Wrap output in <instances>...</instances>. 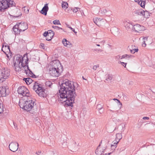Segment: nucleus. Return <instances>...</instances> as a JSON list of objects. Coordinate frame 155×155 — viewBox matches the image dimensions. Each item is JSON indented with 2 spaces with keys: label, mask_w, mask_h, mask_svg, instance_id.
I'll use <instances>...</instances> for the list:
<instances>
[{
  "label": "nucleus",
  "mask_w": 155,
  "mask_h": 155,
  "mask_svg": "<svg viewBox=\"0 0 155 155\" xmlns=\"http://www.w3.org/2000/svg\"><path fill=\"white\" fill-rule=\"evenodd\" d=\"M121 57V56H120V55H118L115 57V58L116 59H119Z\"/></svg>",
  "instance_id": "nucleus-50"
},
{
  "label": "nucleus",
  "mask_w": 155,
  "mask_h": 155,
  "mask_svg": "<svg viewBox=\"0 0 155 155\" xmlns=\"http://www.w3.org/2000/svg\"><path fill=\"white\" fill-rule=\"evenodd\" d=\"M140 1V0H134V1L135 2H137L138 3L139 2V1Z\"/></svg>",
  "instance_id": "nucleus-60"
},
{
  "label": "nucleus",
  "mask_w": 155,
  "mask_h": 155,
  "mask_svg": "<svg viewBox=\"0 0 155 155\" xmlns=\"http://www.w3.org/2000/svg\"><path fill=\"white\" fill-rule=\"evenodd\" d=\"M27 75H29L30 77H32V78H36V77L35 76V75L34 74H33L32 72V74H31V73H30V74L29 73V74H28Z\"/></svg>",
  "instance_id": "nucleus-43"
},
{
  "label": "nucleus",
  "mask_w": 155,
  "mask_h": 155,
  "mask_svg": "<svg viewBox=\"0 0 155 155\" xmlns=\"http://www.w3.org/2000/svg\"><path fill=\"white\" fill-rule=\"evenodd\" d=\"M14 64V68L16 72H19L21 70L23 66V62L19 64L18 63L16 64Z\"/></svg>",
  "instance_id": "nucleus-18"
},
{
  "label": "nucleus",
  "mask_w": 155,
  "mask_h": 155,
  "mask_svg": "<svg viewBox=\"0 0 155 155\" xmlns=\"http://www.w3.org/2000/svg\"><path fill=\"white\" fill-rule=\"evenodd\" d=\"M102 107H101L100 108H99L98 109V110H101V109H102Z\"/></svg>",
  "instance_id": "nucleus-64"
},
{
  "label": "nucleus",
  "mask_w": 155,
  "mask_h": 155,
  "mask_svg": "<svg viewBox=\"0 0 155 155\" xmlns=\"http://www.w3.org/2000/svg\"><path fill=\"white\" fill-rule=\"evenodd\" d=\"M48 31H49V32H50L49 33L48 32V35H51L52 36V37H53L54 36V31H52L51 30H49Z\"/></svg>",
  "instance_id": "nucleus-37"
},
{
  "label": "nucleus",
  "mask_w": 155,
  "mask_h": 155,
  "mask_svg": "<svg viewBox=\"0 0 155 155\" xmlns=\"http://www.w3.org/2000/svg\"><path fill=\"white\" fill-rule=\"evenodd\" d=\"M99 67V65L98 64L94 65L93 67V69L94 70H96L97 68Z\"/></svg>",
  "instance_id": "nucleus-46"
},
{
  "label": "nucleus",
  "mask_w": 155,
  "mask_h": 155,
  "mask_svg": "<svg viewBox=\"0 0 155 155\" xmlns=\"http://www.w3.org/2000/svg\"><path fill=\"white\" fill-rule=\"evenodd\" d=\"M22 10H23L26 14H28V13L29 9L28 8L26 7H24L22 8Z\"/></svg>",
  "instance_id": "nucleus-31"
},
{
  "label": "nucleus",
  "mask_w": 155,
  "mask_h": 155,
  "mask_svg": "<svg viewBox=\"0 0 155 155\" xmlns=\"http://www.w3.org/2000/svg\"><path fill=\"white\" fill-rule=\"evenodd\" d=\"M28 54L26 53L24 55V58H26V59H25V61H24L25 64H24L23 62V66L21 69V70H23L24 71L25 73L27 75L29 74V73L30 74V73L32 74V71L29 69L28 66V61L29 59L28 58Z\"/></svg>",
  "instance_id": "nucleus-5"
},
{
  "label": "nucleus",
  "mask_w": 155,
  "mask_h": 155,
  "mask_svg": "<svg viewBox=\"0 0 155 155\" xmlns=\"http://www.w3.org/2000/svg\"><path fill=\"white\" fill-rule=\"evenodd\" d=\"M124 24L126 29L128 31L133 30L134 25L132 24L131 21L129 20L127 21L124 22Z\"/></svg>",
  "instance_id": "nucleus-13"
},
{
  "label": "nucleus",
  "mask_w": 155,
  "mask_h": 155,
  "mask_svg": "<svg viewBox=\"0 0 155 155\" xmlns=\"http://www.w3.org/2000/svg\"><path fill=\"white\" fill-rule=\"evenodd\" d=\"M142 16L146 18H149L150 16L149 12L147 11L142 10Z\"/></svg>",
  "instance_id": "nucleus-23"
},
{
  "label": "nucleus",
  "mask_w": 155,
  "mask_h": 155,
  "mask_svg": "<svg viewBox=\"0 0 155 155\" xmlns=\"http://www.w3.org/2000/svg\"><path fill=\"white\" fill-rule=\"evenodd\" d=\"M100 144L98 146L97 149L95 150V153L97 155H101L106 149L105 147L102 148L100 147Z\"/></svg>",
  "instance_id": "nucleus-17"
},
{
  "label": "nucleus",
  "mask_w": 155,
  "mask_h": 155,
  "mask_svg": "<svg viewBox=\"0 0 155 155\" xmlns=\"http://www.w3.org/2000/svg\"><path fill=\"white\" fill-rule=\"evenodd\" d=\"M53 23L54 25H60L61 24L59 21L58 20H55L53 22Z\"/></svg>",
  "instance_id": "nucleus-36"
},
{
  "label": "nucleus",
  "mask_w": 155,
  "mask_h": 155,
  "mask_svg": "<svg viewBox=\"0 0 155 155\" xmlns=\"http://www.w3.org/2000/svg\"><path fill=\"white\" fill-rule=\"evenodd\" d=\"M98 51H102V50L101 49H99L98 50Z\"/></svg>",
  "instance_id": "nucleus-62"
},
{
  "label": "nucleus",
  "mask_w": 155,
  "mask_h": 155,
  "mask_svg": "<svg viewBox=\"0 0 155 155\" xmlns=\"http://www.w3.org/2000/svg\"><path fill=\"white\" fill-rule=\"evenodd\" d=\"M2 74L1 78L5 79L10 75V70L7 68H3L2 71Z\"/></svg>",
  "instance_id": "nucleus-8"
},
{
  "label": "nucleus",
  "mask_w": 155,
  "mask_h": 155,
  "mask_svg": "<svg viewBox=\"0 0 155 155\" xmlns=\"http://www.w3.org/2000/svg\"><path fill=\"white\" fill-rule=\"evenodd\" d=\"M78 9L80 10V8H75L73 9V12H74L76 13L78 11Z\"/></svg>",
  "instance_id": "nucleus-44"
},
{
  "label": "nucleus",
  "mask_w": 155,
  "mask_h": 155,
  "mask_svg": "<svg viewBox=\"0 0 155 155\" xmlns=\"http://www.w3.org/2000/svg\"><path fill=\"white\" fill-rule=\"evenodd\" d=\"M101 20H103V19H101L100 18H97V20L98 21V23L99 24V22H100Z\"/></svg>",
  "instance_id": "nucleus-56"
},
{
  "label": "nucleus",
  "mask_w": 155,
  "mask_h": 155,
  "mask_svg": "<svg viewBox=\"0 0 155 155\" xmlns=\"http://www.w3.org/2000/svg\"><path fill=\"white\" fill-rule=\"evenodd\" d=\"M50 67L54 68L56 70H58L60 71H62V68L61 64L59 61H54L52 63Z\"/></svg>",
  "instance_id": "nucleus-7"
},
{
  "label": "nucleus",
  "mask_w": 155,
  "mask_h": 155,
  "mask_svg": "<svg viewBox=\"0 0 155 155\" xmlns=\"http://www.w3.org/2000/svg\"><path fill=\"white\" fill-rule=\"evenodd\" d=\"M148 37H146L143 38V41H147Z\"/></svg>",
  "instance_id": "nucleus-53"
},
{
  "label": "nucleus",
  "mask_w": 155,
  "mask_h": 155,
  "mask_svg": "<svg viewBox=\"0 0 155 155\" xmlns=\"http://www.w3.org/2000/svg\"><path fill=\"white\" fill-rule=\"evenodd\" d=\"M62 7L65 10L68 7V4L67 2L63 1L61 3Z\"/></svg>",
  "instance_id": "nucleus-27"
},
{
  "label": "nucleus",
  "mask_w": 155,
  "mask_h": 155,
  "mask_svg": "<svg viewBox=\"0 0 155 155\" xmlns=\"http://www.w3.org/2000/svg\"><path fill=\"white\" fill-rule=\"evenodd\" d=\"M7 2L6 0H2L0 2V11L1 12H4L5 9L9 8Z\"/></svg>",
  "instance_id": "nucleus-12"
},
{
  "label": "nucleus",
  "mask_w": 155,
  "mask_h": 155,
  "mask_svg": "<svg viewBox=\"0 0 155 155\" xmlns=\"http://www.w3.org/2000/svg\"><path fill=\"white\" fill-rule=\"evenodd\" d=\"M113 100H117V101L119 103H120V104H121V105H122V104L120 103V101L119 100H118V99H116V98H114Z\"/></svg>",
  "instance_id": "nucleus-51"
},
{
  "label": "nucleus",
  "mask_w": 155,
  "mask_h": 155,
  "mask_svg": "<svg viewBox=\"0 0 155 155\" xmlns=\"http://www.w3.org/2000/svg\"><path fill=\"white\" fill-rule=\"evenodd\" d=\"M4 45H3V46H2V51L4 52V53H5V52L3 50V49L4 48Z\"/></svg>",
  "instance_id": "nucleus-59"
},
{
  "label": "nucleus",
  "mask_w": 155,
  "mask_h": 155,
  "mask_svg": "<svg viewBox=\"0 0 155 155\" xmlns=\"http://www.w3.org/2000/svg\"><path fill=\"white\" fill-rule=\"evenodd\" d=\"M12 14L13 15L12 16L15 18L18 17L19 16H21L22 15L20 9L17 8H15L12 11Z\"/></svg>",
  "instance_id": "nucleus-14"
},
{
  "label": "nucleus",
  "mask_w": 155,
  "mask_h": 155,
  "mask_svg": "<svg viewBox=\"0 0 155 155\" xmlns=\"http://www.w3.org/2000/svg\"><path fill=\"white\" fill-rule=\"evenodd\" d=\"M48 10V4H46L45 5L44 7L42 8L40 12L42 14L46 15L47 14V12Z\"/></svg>",
  "instance_id": "nucleus-19"
},
{
  "label": "nucleus",
  "mask_w": 155,
  "mask_h": 155,
  "mask_svg": "<svg viewBox=\"0 0 155 155\" xmlns=\"http://www.w3.org/2000/svg\"><path fill=\"white\" fill-rule=\"evenodd\" d=\"M105 76L106 77L105 80L108 81H110L112 79L113 76L111 74H106Z\"/></svg>",
  "instance_id": "nucleus-26"
},
{
  "label": "nucleus",
  "mask_w": 155,
  "mask_h": 155,
  "mask_svg": "<svg viewBox=\"0 0 155 155\" xmlns=\"http://www.w3.org/2000/svg\"><path fill=\"white\" fill-rule=\"evenodd\" d=\"M120 63L121 64L123 65V66H124L125 68L126 67V66L127 64V63H124V62H122L120 61Z\"/></svg>",
  "instance_id": "nucleus-47"
},
{
  "label": "nucleus",
  "mask_w": 155,
  "mask_h": 155,
  "mask_svg": "<svg viewBox=\"0 0 155 155\" xmlns=\"http://www.w3.org/2000/svg\"><path fill=\"white\" fill-rule=\"evenodd\" d=\"M60 72L61 71H58V70H56L54 68L49 67V72L50 75L52 76L58 77L60 74Z\"/></svg>",
  "instance_id": "nucleus-10"
},
{
  "label": "nucleus",
  "mask_w": 155,
  "mask_h": 155,
  "mask_svg": "<svg viewBox=\"0 0 155 155\" xmlns=\"http://www.w3.org/2000/svg\"><path fill=\"white\" fill-rule=\"evenodd\" d=\"M126 56H127V54H125L123 55L122 56L121 58V59L126 58Z\"/></svg>",
  "instance_id": "nucleus-49"
},
{
  "label": "nucleus",
  "mask_w": 155,
  "mask_h": 155,
  "mask_svg": "<svg viewBox=\"0 0 155 155\" xmlns=\"http://www.w3.org/2000/svg\"><path fill=\"white\" fill-rule=\"evenodd\" d=\"M143 120H145V119L149 120V117H143Z\"/></svg>",
  "instance_id": "nucleus-54"
},
{
  "label": "nucleus",
  "mask_w": 155,
  "mask_h": 155,
  "mask_svg": "<svg viewBox=\"0 0 155 155\" xmlns=\"http://www.w3.org/2000/svg\"><path fill=\"white\" fill-rule=\"evenodd\" d=\"M62 43L64 46L68 48H71L72 47V45L70 42L67 40L66 39L64 38L62 41Z\"/></svg>",
  "instance_id": "nucleus-20"
},
{
  "label": "nucleus",
  "mask_w": 155,
  "mask_h": 155,
  "mask_svg": "<svg viewBox=\"0 0 155 155\" xmlns=\"http://www.w3.org/2000/svg\"><path fill=\"white\" fill-rule=\"evenodd\" d=\"M7 2L8 5L9 6V7H12L15 4V3L12 0H6Z\"/></svg>",
  "instance_id": "nucleus-28"
},
{
  "label": "nucleus",
  "mask_w": 155,
  "mask_h": 155,
  "mask_svg": "<svg viewBox=\"0 0 155 155\" xmlns=\"http://www.w3.org/2000/svg\"><path fill=\"white\" fill-rule=\"evenodd\" d=\"M18 146L19 144L17 142H12L9 144V148L11 151L15 152L18 150Z\"/></svg>",
  "instance_id": "nucleus-11"
},
{
  "label": "nucleus",
  "mask_w": 155,
  "mask_h": 155,
  "mask_svg": "<svg viewBox=\"0 0 155 155\" xmlns=\"http://www.w3.org/2000/svg\"><path fill=\"white\" fill-rule=\"evenodd\" d=\"M111 153H105V154H103V155H109Z\"/></svg>",
  "instance_id": "nucleus-61"
},
{
  "label": "nucleus",
  "mask_w": 155,
  "mask_h": 155,
  "mask_svg": "<svg viewBox=\"0 0 155 155\" xmlns=\"http://www.w3.org/2000/svg\"><path fill=\"white\" fill-rule=\"evenodd\" d=\"M137 3L141 6V7L143 8H144L146 4V1L140 0V1Z\"/></svg>",
  "instance_id": "nucleus-25"
},
{
  "label": "nucleus",
  "mask_w": 155,
  "mask_h": 155,
  "mask_svg": "<svg viewBox=\"0 0 155 155\" xmlns=\"http://www.w3.org/2000/svg\"><path fill=\"white\" fill-rule=\"evenodd\" d=\"M66 26L67 27L70 28L72 31H73L76 34H77V32L75 31L74 29L72 28L71 26L68 25H66Z\"/></svg>",
  "instance_id": "nucleus-38"
},
{
  "label": "nucleus",
  "mask_w": 155,
  "mask_h": 155,
  "mask_svg": "<svg viewBox=\"0 0 155 155\" xmlns=\"http://www.w3.org/2000/svg\"><path fill=\"white\" fill-rule=\"evenodd\" d=\"M23 80L25 82L26 84L28 85L30 84L33 81L32 79L30 78H24Z\"/></svg>",
  "instance_id": "nucleus-22"
},
{
  "label": "nucleus",
  "mask_w": 155,
  "mask_h": 155,
  "mask_svg": "<svg viewBox=\"0 0 155 155\" xmlns=\"http://www.w3.org/2000/svg\"><path fill=\"white\" fill-rule=\"evenodd\" d=\"M52 27L56 29L57 30H59V29H61L63 30L64 32H66L65 31H64V30L62 28L59 27L57 26H52Z\"/></svg>",
  "instance_id": "nucleus-32"
},
{
  "label": "nucleus",
  "mask_w": 155,
  "mask_h": 155,
  "mask_svg": "<svg viewBox=\"0 0 155 155\" xmlns=\"http://www.w3.org/2000/svg\"><path fill=\"white\" fill-rule=\"evenodd\" d=\"M5 50L7 51V52L10 51V47L8 45H5Z\"/></svg>",
  "instance_id": "nucleus-39"
},
{
  "label": "nucleus",
  "mask_w": 155,
  "mask_h": 155,
  "mask_svg": "<svg viewBox=\"0 0 155 155\" xmlns=\"http://www.w3.org/2000/svg\"><path fill=\"white\" fill-rule=\"evenodd\" d=\"M53 37H52V36L51 35H48V36L46 37V40L48 41H50L51 40Z\"/></svg>",
  "instance_id": "nucleus-34"
},
{
  "label": "nucleus",
  "mask_w": 155,
  "mask_h": 155,
  "mask_svg": "<svg viewBox=\"0 0 155 155\" xmlns=\"http://www.w3.org/2000/svg\"><path fill=\"white\" fill-rule=\"evenodd\" d=\"M78 144L76 143V142L75 141H73V146L74 147V148L77 149L78 148Z\"/></svg>",
  "instance_id": "nucleus-35"
},
{
  "label": "nucleus",
  "mask_w": 155,
  "mask_h": 155,
  "mask_svg": "<svg viewBox=\"0 0 155 155\" xmlns=\"http://www.w3.org/2000/svg\"><path fill=\"white\" fill-rule=\"evenodd\" d=\"M107 12V11L106 9H104L103 10H101L99 12L101 15H105L106 13Z\"/></svg>",
  "instance_id": "nucleus-30"
},
{
  "label": "nucleus",
  "mask_w": 155,
  "mask_h": 155,
  "mask_svg": "<svg viewBox=\"0 0 155 155\" xmlns=\"http://www.w3.org/2000/svg\"><path fill=\"white\" fill-rule=\"evenodd\" d=\"M64 82L60 85L59 91L61 98L60 100L65 102V104L68 106L72 107L73 103L77 95L75 90L78 87V84L68 80Z\"/></svg>",
  "instance_id": "nucleus-1"
},
{
  "label": "nucleus",
  "mask_w": 155,
  "mask_h": 155,
  "mask_svg": "<svg viewBox=\"0 0 155 155\" xmlns=\"http://www.w3.org/2000/svg\"><path fill=\"white\" fill-rule=\"evenodd\" d=\"M36 105V104L35 101L29 100L26 101L23 105H22L21 104V106H22V108L25 110L29 111L32 109H34Z\"/></svg>",
  "instance_id": "nucleus-4"
},
{
  "label": "nucleus",
  "mask_w": 155,
  "mask_h": 155,
  "mask_svg": "<svg viewBox=\"0 0 155 155\" xmlns=\"http://www.w3.org/2000/svg\"><path fill=\"white\" fill-rule=\"evenodd\" d=\"M14 58L15 60L14 64H15L21 63V62H23L24 60L25 61V59H26V58H24V56L23 57L20 54L16 55Z\"/></svg>",
  "instance_id": "nucleus-9"
},
{
  "label": "nucleus",
  "mask_w": 155,
  "mask_h": 155,
  "mask_svg": "<svg viewBox=\"0 0 155 155\" xmlns=\"http://www.w3.org/2000/svg\"><path fill=\"white\" fill-rule=\"evenodd\" d=\"M146 45L145 43V41H143V43L142 44V46L143 47H145Z\"/></svg>",
  "instance_id": "nucleus-52"
},
{
  "label": "nucleus",
  "mask_w": 155,
  "mask_h": 155,
  "mask_svg": "<svg viewBox=\"0 0 155 155\" xmlns=\"http://www.w3.org/2000/svg\"><path fill=\"white\" fill-rule=\"evenodd\" d=\"M18 94H21L24 96H29V91L24 86L19 87L18 90Z\"/></svg>",
  "instance_id": "nucleus-6"
},
{
  "label": "nucleus",
  "mask_w": 155,
  "mask_h": 155,
  "mask_svg": "<svg viewBox=\"0 0 155 155\" xmlns=\"http://www.w3.org/2000/svg\"><path fill=\"white\" fill-rule=\"evenodd\" d=\"M13 125H14V127L16 128V127H17V124L13 122Z\"/></svg>",
  "instance_id": "nucleus-58"
},
{
  "label": "nucleus",
  "mask_w": 155,
  "mask_h": 155,
  "mask_svg": "<svg viewBox=\"0 0 155 155\" xmlns=\"http://www.w3.org/2000/svg\"><path fill=\"white\" fill-rule=\"evenodd\" d=\"M135 14L138 15L142 16V10L141 11H136L135 12Z\"/></svg>",
  "instance_id": "nucleus-33"
},
{
  "label": "nucleus",
  "mask_w": 155,
  "mask_h": 155,
  "mask_svg": "<svg viewBox=\"0 0 155 155\" xmlns=\"http://www.w3.org/2000/svg\"><path fill=\"white\" fill-rule=\"evenodd\" d=\"M122 138V135L121 134L117 133L116 134L115 141L119 142Z\"/></svg>",
  "instance_id": "nucleus-24"
},
{
  "label": "nucleus",
  "mask_w": 155,
  "mask_h": 155,
  "mask_svg": "<svg viewBox=\"0 0 155 155\" xmlns=\"http://www.w3.org/2000/svg\"><path fill=\"white\" fill-rule=\"evenodd\" d=\"M127 56H126V58H127L129 59V58H131L132 57H133V56L130 55V54H127Z\"/></svg>",
  "instance_id": "nucleus-48"
},
{
  "label": "nucleus",
  "mask_w": 155,
  "mask_h": 155,
  "mask_svg": "<svg viewBox=\"0 0 155 155\" xmlns=\"http://www.w3.org/2000/svg\"><path fill=\"white\" fill-rule=\"evenodd\" d=\"M40 45L41 47H43L44 46V44L43 43H41Z\"/></svg>",
  "instance_id": "nucleus-57"
},
{
  "label": "nucleus",
  "mask_w": 155,
  "mask_h": 155,
  "mask_svg": "<svg viewBox=\"0 0 155 155\" xmlns=\"http://www.w3.org/2000/svg\"><path fill=\"white\" fill-rule=\"evenodd\" d=\"M119 142L116 141L113 144L111 145L112 147H114V148H116L117 147V145Z\"/></svg>",
  "instance_id": "nucleus-40"
},
{
  "label": "nucleus",
  "mask_w": 155,
  "mask_h": 155,
  "mask_svg": "<svg viewBox=\"0 0 155 155\" xmlns=\"http://www.w3.org/2000/svg\"><path fill=\"white\" fill-rule=\"evenodd\" d=\"M33 155H42L41 151H38V152H36Z\"/></svg>",
  "instance_id": "nucleus-45"
},
{
  "label": "nucleus",
  "mask_w": 155,
  "mask_h": 155,
  "mask_svg": "<svg viewBox=\"0 0 155 155\" xmlns=\"http://www.w3.org/2000/svg\"><path fill=\"white\" fill-rule=\"evenodd\" d=\"M33 89L39 96L43 97L47 96L46 90L42 87L41 85L38 83V81L34 83L33 86Z\"/></svg>",
  "instance_id": "nucleus-2"
},
{
  "label": "nucleus",
  "mask_w": 155,
  "mask_h": 155,
  "mask_svg": "<svg viewBox=\"0 0 155 155\" xmlns=\"http://www.w3.org/2000/svg\"><path fill=\"white\" fill-rule=\"evenodd\" d=\"M132 83H133V82H132V81H130V82L129 84H132Z\"/></svg>",
  "instance_id": "nucleus-63"
},
{
  "label": "nucleus",
  "mask_w": 155,
  "mask_h": 155,
  "mask_svg": "<svg viewBox=\"0 0 155 155\" xmlns=\"http://www.w3.org/2000/svg\"><path fill=\"white\" fill-rule=\"evenodd\" d=\"M131 48H130V53L131 54H134L136 52H137L138 51V49L137 48H134L135 47V46L134 45H132L131 46Z\"/></svg>",
  "instance_id": "nucleus-21"
},
{
  "label": "nucleus",
  "mask_w": 155,
  "mask_h": 155,
  "mask_svg": "<svg viewBox=\"0 0 155 155\" xmlns=\"http://www.w3.org/2000/svg\"><path fill=\"white\" fill-rule=\"evenodd\" d=\"M52 84L53 83L51 81H47L45 82V85L46 86L50 88H52Z\"/></svg>",
  "instance_id": "nucleus-29"
},
{
  "label": "nucleus",
  "mask_w": 155,
  "mask_h": 155,
  "mask_svg": "<svg viewBox=\"0 0 155 155\" xmlns=\"http://www.w3.org/2000/svg\"><path fill=\"white\" fill-rule=\"evenodd\" d=\"M144 30L145 27L143 26L140 25L138 24H137L134 25L133 31L139 32L140 31Z\"/></svg>",
  "instance_id": "nucleus-15"
},
{
  "label": "nucleus",
  "mask_w": 155,
  "mask_h": 155,
  "mask_svg": "<svg viewBox=\"0 0 155 155\" xmlns=\"http://www.w3.org/2000/svg\"><path fill=\"white\" fill-rule=\"evenodd\" d=\"M123 96L124 99H127V97L125 94H123Z\"/></svg>",
  "instance_id": "nucleus-55"
},
{
  "label": "nucleus",
  "mask_w": 155,
  "mask_h": 155,
  "mask_svg": "<svg viewBox=\"0 0 155 155\" xmlns=\"http://www.w3.org/2000/svg\"><path fill=\"white\" fill-rule=\"evenodd\" d=\"M93 20L94 23H95V24H96L97 25H98L97 24V23H98L97 18H94Z\"/></svg>",
  "instance_id": "nucleus-42"
},
{
  "label": "nucleus",
  "mask_w": 155,
  "mask_h": 155,
  "mask_svg": "<svg viewBox=\"0 0 155 155\" xmlns=\"http://www.w3.org/2000/svg\"><path fill=\"white\" fill-rule=\"evenodd\" d=\"M5 86L0 87V96L6 97V96L7 89H8V88H7Z\"/></svg>",
  "instance_id": "nucleus-16"
},
{
  "label": "nucleus",
  "mask_w": 155,
  "mask_h": 155,
  "mask_svg": "<svg viewBox=\"0 0 155 155\" xmlns=\"http://www.w3.org/2000/svg\"><path fill=\"white\" fill-rule=\"evenodd\" d=\"M28 25L25 22H21L17 23L14 26L13 29L15 35H18L20 33L21 31H24L28 28Z\"/></svg>",
  "instance_id": "nucleus-3"
},
{
  "label": "nucleus",
  "mask_w": 155,
  "mask_h": 155,
  "mask_svg": "<svg viewBox=\"0 0 155 155\" xmlns=\"http://www.w3.org/2000/svg\"><path fill=\"white\" fill-rule=\"evenodd\" d=\"M45 31L43 34V35L44 36L46 37L48 36V32L49 33L50 32H49V31Z\"/></svg>",
  "instance_id": "nucleus-41"
}]
</instances>
